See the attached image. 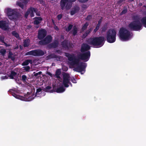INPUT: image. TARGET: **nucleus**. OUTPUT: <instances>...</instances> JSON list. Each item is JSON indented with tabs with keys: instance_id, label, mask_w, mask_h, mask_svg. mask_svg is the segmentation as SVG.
I'll use <instances>...</instances> for the list:
<instances>
[{
	"instance_id": "7c9ffc66",
	"label": "nucleus",
	"mask_w": 146,
	"mask_h": 146,
	"mask_svg": "<svg viewBox=\"0 0 146 146\" xmlns=\"http://www.w3.org/2000/svg\"><path fill=\"white\" fill-rule=\"evenodd\" d=\"M23 68L24 69V70L27 72H29L30 69V67L29 66L24 67Z\"/></svg>"
},
{
	"instance_id": "8fccbe9b",
	"label": "nucleus",
	"mask_w": 146,
	"mask_h": 146,
	"mask_svg": "<svg viewBox=\"0 0 146 146\" xmlns=\"http://www.w3.org/2000/svg\"><path fill=\"white\" fill-rule=\"evenodd\" d=\"M57 52L59 53H60V51L59 50L57 51Z\"/></svg>"
},
{
	"instance_id": "3c124183",
	"label": "nucleus",
	"mask_w": 146,
	"mask_h": 146,
	"mask_svg": "<svg viewBox=\"0 0 146 146\" xmlns=\"http://www.w3.org/2000/svg\"><path fill=\"white\" fill-rule=\"evenodd\" d=\"M125 0H120V2H122V1H125Z\"/></svg>"
},
{
	"instance_id": "423d86ee",
	"label": "nucleus",
	"mask_w": 146,
	"mask_h": 146,
	"mask_svg": "<svg viewBox=\"0 0 146 146\" xmlns=\"http://www.w3.org/2000/svg\"><path fill=\"white\" fill-rule=\"evenodd\" d=\"M116 32L114 29H110L108 30L106 34V38L107 41L110 43L115 42L116 40Z\"/></svg>"
},
{
	"instance_id": "7ed1b4c3",
	"label": "nucleus",
	"mask_w": 146,
	"mask_h": 146,
	"mask_svg": "<svg viewBox=\"0 0 146 146\" xmlns=\"http://www.w3.org/2000/svg\"><path fill=\"white\" fill-rule=\"evenodd\" d=\"M104 40V37L100 36L90 38L88 40L87 42L89 44L99 47L103 45Z\"/></svg>"
},
{
	"instance_id": "72a5a7b5",
	"label": "nucleus",
	"mask_w": 146,
	"mask_h": 146,
	"mask_svg": "<svg viewBox=\"0 0 146 146\" xmlns=\"http://www.w3.org/2000/svg\"><path fill=\"white\" fill-rule=\"evenodd\" d=\"M72 27H73L72 25H69V26H68V28L66 29V30L67 31H70L71 29H72Z\"/></svg>"
},
{
	"instance_id": "4be33fe9",
	"label": "nucleus",
	"mask_w": 146,
	"mask_h": 146,
	"mask_svg": "<svg viewBox=\"0 0 146 146\" xmlns=\"http://www.w3.org/2000/svg\"><path fill=\"white\" fill-rule=\"evenodd\" d=\"M16 73L13 71H12L9 77L10 79H13L16 76Z\"/></svg>"
},
{
	"instance_id": "473e14b6",
	"label": "nucleus",
	"mask_w": 146,
	"mask_h": 146,
	"mask_svg": "<svg viewBox=\"0 0 146 146\" xmlns=\"http://www.w3.org/2000/svg\"><path fill=\"white\" fill-rule=\"evenodd\" d=\"M42 73V72H39L37 73H35V72H34L33 74L35 76H38V75H40Z\"/></svg>"
},
{
	"instance_id": "a18cd8bd",
	"label": "nucleus",
	"mask_w": 146,
	"mask_h": 146,
	"mask_svg": "<svg viewBox=\"0 0 146 146\" xmlns=\"http://www.w3.org/2000/svg\"><path fill=\"white\" fill-rule=\"evenodd\" d=\"M42 89L41 88H38L37 89L36 92H39L41 91Z\"/></svg>"
},
{
	"instance_id": "ddd939ff",
	"label": "nucleus",
	"mask_w": 146,
	"mask_h": 146,
	"mask_svg": "<svg viewBox=\"0 0 146 146\" xmlns=\"http://www.w3.org/2000/svg\"><path fill=\"white\" fill-rule=\"evenodd\" d=\"M0 28L5 30L7 29L8 28V25L5 21H0Z\"/></svg>"
},
{
	"instance_id": "6ab92c4d",
	"label": "nucleus",
	"mask_w": 146,
	"mask_h": 146,
	"mask_svg": "<svg viewBox=\"0 0 146 146\" xmlns=\"http://www.w3.org/2000/svg\"><path fill=\"white\" fill-rule=\"evenodd\" d=\"M30 43V40L29 39L24 40L23 41V45L25 47L28 46Z\"/></svg>"
},
{
	"instance_id": "09e8293b",
	"label": "nucleus",
	"mask_w": 146,
	"mask_h": 146,
	"mask_svg": "<svg viewBox=\"0 0 146 146\" xmlns=\"http://www.w3.org/2000/svg\"><path fill=\"white\" fill-rule=\"evenodd\" d=\"M6 77H7L6 76H3V77H2V78L3 79H5V78H6Z\"/></svg>"
},
{
	"instance_id": "c03bdc74",
	"label": "nucleus",
	"mask_w": 146,
	"mask_h": 146,
	"mask_svg": "<svg viewBox=\"0 0 146 146\" xmlns=\"http://www.w3.org/2000/svg\"><path fill=\"white\" fill-rule=\"evenodd\" d=\"M62 17V15L61 14L57 16V18L58 20L60 19Z\"/></svg>"
},
{
	"instance_id": "0eeeda50",
	"label": "nucleus",
	"mask_w": 146,
	"mask_h": 146,
	"mask_svg": "<svg viewBox=\"0 0 146 146\" xmlns=\"http://www.w3.org/2000/svg\"><path fill=\"white\" fill-rule=\"evenodd\" d=\"M62 75L63 77V84L65 87H68L69 86V84L70 83V75L69 74L66 73H63Z\"/></svg>"
},
{
	"instance_id": "4c0bfd02",
	"label": "nucleus",
	"mask_w": 146,
	"mask_h": 146,
	"mask_svg": "<svg viewBox=\"0 0 146 146\" xmlns=\"http://www.w3.org/2000/svg\"><path fill=\"white\" fill-rule=\"evenodd\" d=\"M27 79V77L25 75H23L22 76V80L24 81H25Z\"/></svg>"
},
{
	"instance_id": "c756f323",
	"label": "nucleus",
	"mask_w": 146,
	"mask_h": 146,
	"mask_svg": "<svg viewBox=\"0 0 146 146\" xmlns=\"http://www.w3.org/2000/svg\"><path fill=\"white\" fill-rule=\"evenodd\" d=\"M25 100L26 101H30L33 98L31 97L30 96H26L25 97Z\"/></svg>"
},
{
	"instance_id": "b1692460",
	"label": "nucleus",
	"mask_w": 146,
	"mask_h": 146,
	"mask_svg": "<svg viewBox=\"0 0 146 146\" xmlns=\"http://www.w3.org/2000/svg\"><path fill=\"white\" fill-rule=\"evenodd\" d=\"M16 4L17 5L19 6L22 9H23L24 8V5L23 3L20 1H17V2Z\"/></svg>"
},
{
	"instance_id": "ea45409f",
	"label": "nucleus",
	"mask_w": 146,
	"mask_h": 146,
	"mask_svg": "<svg viewBox=\"0 0 146 146\" xmlns=\"http://www.w3.org/2000/svg\"><path fill=\"white\" fill-rule=\"evenodd\" d=\"M127 12V10L126 9H124L121 13L120 14L122 15L126 13Z\"/></svg>"
},
{
	"instance_id": "39448f33",
	"label": "nucleus",
	"mask_w": 146,
	"mask_h": 146,
	"mask_svg": "<svg viewBox=\"0 0 146 146\" xmlns=\"http://www.w3.org/2000/svg\"><path fill=\"white\" fill-rule=\"evenodd\" d=\"M76 0H61L60 2V6L61 9L64 10L66 9L67 10L70 9L72 6V2H74ZM88 0H78L82 3H85L88 1Z\"/></svg>"
},
{
	"instance_id": "dca6fc26",
	"label": "nucleus",
	"mask_w": 146,
	"mask_h": 146,
	"mask_svg": "<svg viewBox=\"0 0 146 146\" xmlns=\"http://www.w3.org/2000/svg\"><path fill=\"white\" fill-rule=\"evenodd\" d=\"M79 9V8L78 6L74 7L72 10L71 12V15H74V14L78 11Z\"/></svg>"
},
{
	"instance_id": "c85d7f7f",
	"label": "nucleus",
	"mask_w": 146,
	"mask_h": 146,
	"mask_svg": "<svg viewBox=\"0 0 146 146\" xmlns=\"http://www.w3.org/2000/svg\"><path fill=\"white\" fill-rule=\"evenodd\" d=\"M78 29L76 27H74L73 30H72L73 34L74 35H75L78 31Z\"/></svg>"
},
{
	"instance_id": "20e7f679",
	"label": "nucleus",
	"mask_w": 146,
	"mask_h": 146,
	"mask_svg": "<svg viewBox=\"0 0 146 146\" xmlns=\"http://www.w3.org/2000/svg\"><path fill=\"white\" fill-rule=\"evenodd\" d=\"M132 36L131 33L125 28H121L119 31V38L122 41L128 40L132 37Z\"/></svg>"
},
{
	"instance_id": "864d4df0",
	"label": "nucleus",
	"mask_w": 146,
	"mask_h": 146,
	"mask_svg": "<svg viewBox=\"0 0 146 146\" xmlns=\"http://www.w3.org/2000/svg\"><path fill=\"white\" fill-rule=\"evenodd\" d=\"M55 29H58V28L57 27H55Z\"/></svg>"
},
{
	"instance_id": "a211bd4d",
	"label": "nucleus",
	"mask_w": 146,
	"mask_h": 146,
	"mask_svg": "<svg viewBox=\"0 0 146 146\" xmlns=\"http://www.w3.org/2000/svg\"><path fill=\"white\" fill-rule=\"evenodd\" d=\"M61 73V71L60 69H58L56 70L55 73V75L56 77L58 78V80L59 81L60 80V79H61L60 77L59 76Z\"/></svg>"
},
{
	"instance_id": "9b49d317",
	"label": "nucleus",
	"mask_w": 146,
	"mask_h": 146,
	"mask_svg": "<svg viewBox=\"0 0 146 146\" xmlns=\"http://www.w3.org/2000/svg\"><path fill=\"white\" fill-rule=\"evenodd\" d=\"M52 40L50 36H48L43 40L40 41L39 43L40 44L44 45L50 43Z\"/></svg>"
},
{
	"instance_id": "aec40b11",
	"label": "nucleus",
	"mask_w": 146,
	"mask_h": 146,
	"mask_svg": "<svg viewBox=\"0 0 146 146\" xmlns=\"http://www.w3.org/2000/svg\"><path fill=\"white\" fill-rule=\"evenodd\" d=\"M65 90V88L63 86H62L57 88L56 92L58 93H61L64 92Z\"/></svg>"
},
{
	"instance_id": "de8ad7c7",
	"label": "nucleus",
	"mask_w": 146,
	"mask_h": 146,
	"mask_svg": "<svg viewBox=\"0 0 146 146\" xmlns=\"http://www.w3.org/2000/svg\"><path fill=\"white\" fill-rule=\"evenodd\" d=\"M82 7L83 8H86L87 7V6L86 5H83L82 6Z\"/></svg>"
},
{
	"instance_id": "f03ea898",
	"label": "nucleus",
	"mask_w": 146,
	"mask_h": 146,
	"mask_svg": "<svg viewBox=\"0 0 146 146\" xmlns=\"http://www.w3.org/2000/svg\"><path fill=\"white\" fill-rule=\"evenodd\" d=\"M133 21L131 23L128 25L130 29L134 31H138L141 29L142 25L146 27V16L140 18L136 16L133 19Z\"/></svg>"
},
{
	"instance_id": "2f4dec72",
	"label": "nucleus",
	"mask_w": 146,
	"mask_h": 146,
	"mask_svg": "<svg viewBox=\"0 0 146 146\" xmlns=\"http://www.w3.org/2000/svg\"><path fill=\"white\" fill-rule=\"evenodd\" d=\"M88 25V24L87 23H86L82 27V30H85Z\"/></svg>"
},
{
	"instance_id": "a878e982",
	"label": "nucleus",
	"mask_w": 146,
	"mask_h": 146,
	"mask_svg": "<svg viewBox=\"0 0 146 146\" xmlns=\"http://www.w3.org/2000/svg\"><path fill=\"white\" fill-rule=\"evenodd\" d=\"M91 30H92L91 29H89V30L86 31V32L85 34H83V35L82 36V38H85L87 35L89 33Z\"/></svg>"
},
{
	"instance_id": "6e6d98bb",
	"label": "nucleus",
	"mask_w": 146,
	"mask_h": 146,
	"mask_svg": "<svg viewBox=\"0 0 146 146\" xmlns=\"http://www.w3.org/2000/svg\"><path fill=\"white\" fill-rule=\"evenodd\" d=\"M100 22H101L100 21H99V23H100Z\"/></svg>"
},
{
	"instance_id": "f257e3e1",
	"label": "nucleus",
	"mask_w": 146,
	"mask_h": 146,
	"mask_svg": "<svg viewBox=\"0 0 146 146\" xmlns=\"http://www.w3.org/2000/svg\"><path fill=\"white\" fill-rule=\"evenodd\" d=\"M65 56L68 57L69 60V65L74 68L73 70L78 72H81L84 71V63L81 62L80 59L74 58L73 54L65 53Z\"/></svg>"
},
{
	"instance_id": "5fc2aeb1",
	"label": "nucleus",
	"mask_w": 146,
	"mask_h": 146,
	"mask_svg": "<svg viewBox=\"0 0 146 146\" xmlns=\"http://www.w3.org/2000/svg\"><path fill=\"white\" fill-rule=\"evenodd\" d=\"M36 28H38V26H36Z\"/></svg>"
},
{
	"instance_id": "f3484780",
	"label": "nucleus",
	"mask_w": 146,
	"mask_h": 146,
	"mask_svg": "<svg viewBox=\"0 0 146 146\" xmlns=\"http://www.w3.org/2000/svg\"><path fill=\"white\" fill-rule=\"evenodd\" d=\"M35 56H42L44 54V52L42 50H35Z\"/></svg>"
},
{
	"instance_id": "412c9836",
	"label": "nucleus",
	"mask_w": 146,
	"mask_h": 146,
	"mask_svg": "<svg viewBox=\"0 0 146 146\" xmlns=\"http://www.w3.org/2000/svg\"><path fill=\"white\" fill-rule=\"evenodd\" d=\"M32 60L30 59L27 60L23 62L22 64L23 66H26L28 65L29 63H32Z\"/></svg>"
},
{
	"instance_id": "37998d69",
	"label": "nucleus",
	"mask_w": 146,
	"mask_h": 146,
	"mask_svg": "<svg viewBox=\"0 0 146 146\" xmlns=\"http://www.w3.org/2000/svg\"><path fill=\"white\" fill-rule=\"evenodd\" d=\"M99 25H98L96 27V28L94 29V31L95 32H96L99 29Z\"/></svg>"
},
{
	"instance_id": "58836bf2",
	"label": "nucleus",
	"mask_w": 146,
	"mask_h": 146,
	"mask_svg": "<svg viewBox=\"0 0 146 146\" xmlns=\"http://www.w3.org/2000/svg\"><path fill=\"white\" fill-rule=\"evenodd\" d=\"M51 88V87L49 86H47L45 89V90L46 91H48V90H49Z\"/></svg>"
},
{
	"instance_id": "cd10ccee",
	"label": "nucleus",
	"mask_w": 146,
	"mask_h": 146,
	"mask_svg": "<svg viewBox=\"0 0 146 146\" xmlns=\"http://www.w3.org/2000/svg\"><path fill=\"white\" fill-rule=\"evenodd\" d=\"M6 52V50L5 49L2 48L0 50V53L3 55L4 56Z\"/></svg>"
},
{
	"instance_id": "79ce46f5",
	"label": "nucleus",
	"mask_w": 146,
	"mask_h": 146,
	"mask_svg": "<svg viewBox=\"0 0 146 146\" xmlns=\"http://www.w3.org/2000/svg\"><path fill=\"white\" fill-rule=\"evenodd\" d=\"M107 29V28L106 27H103L102 29V32H104Z\"/></svg>"
},
{
	"instance_id": "9d476101",
	"label": "nucleus",
	"mask_w": 146,
	"mask_h": 146,
	"mask_svg": "<svg viewBox=\"0 0 146 146\" xmlns=\"http://www.w3.org/2000/svg\"><path fill=\"white\" fill-rule=\"evenodd\" d=\"M90 56V52L88 51L85 53L80 54L78 56L80 59L86 62L89 60Z\"/></svg>"
},
{
	"instance_id": "1a4fd4ad",
	"label": "nucleus",
	"mask_w": 146,
	"mask_h": 146,
	"mask_svg": "<svg viewBox=\"0 0 146 146\" xmlns=\"http://www.w3.org/2000/svg\"><path fill=\"white\" fill-rule=\"evenodd\" d=\"M34 13H35L38 16L40 15V13L39 12L38 13L37 9H36L31 7L28 10L25 15V16L26 18H27L28 15H30L31 17H34Z\"/></svg>"
},
{
	"instance_id": "c9c22d12",
	"label": "nucleus",
	"mask_w": 146,
	"mask_h": 146,
	"mask_svg": "<svg viewBox=\"0 0 146 146\" xmlns=\"http://www.w3.org/2000/svg\"><path fill=\"white\" fill-rule=\"evenodd\" d=\"M62 70L64 71H67L68 70V68L67 67L65 66H63L62 68Z\"/></svg>"
},
{
	"instance_id": "393cba45",
	"label": "nucleus",
	"mask_w": 146,
	"mask_h": 146,
	"mask_svg": "<svg viewBox=\"0 0 146 146\" xmlns=\"http://www.w3.org/2000/svg\"><path fill=\"white\" fill-rule=\"evenodd\" d=\"M13 53L11 52H9L8 57L11 59L12 60H14L15 59V58L13 56Z\"/></svg>"
},
{
	"instance_id": "2eb2a0df",
	"label": "nucleus",
	"mask_w": 146,
	"mask_h": 146,
	"mask_svg": "<svg viewBox=\"0 0 146 146\" xmlns=\"http://www.w3.org/2000/svg\"><path fill=\"white\" fill-rule=\"evenodd\" d=\"M35 20L34 22L35 25H38L40 23L42 20V18L40 17H36L35 18Z\"/></svg>"
},
{
	"instance_id": "6e6552de",
	"label": "nucleus",
	"mask_w": 146,
	"mask_h": 146,
	"mask_svg": "<svg viewBox=\"0 0 146 146\" xmlns=\"http://www.w3.org/2000/svg\"><path fill=\"white\" fill-rule=\"evenodd\" d=\"M6 12L9 18L12 20L18 19L17 15L15 13V11L12 9L7 8L6 9Z\"/></svg>"
},
{
	"instance_id": "bb28decb",
	"label": "nucleus",
	"mask_w": 146,
	"mask_h": 146,
	"mask_svg": "<svg viewBox=\"0 0 146 146\" xmlns=\"http://www.w3.org/2000/svg\"><path fill=\"white\" fill-rule=\"evenodd\" d=\"M12 34L16 38H19V35L17 32L15 31H13L12 33Z\"/></svg>"
},
{
	"instance_id": "f704fd0d",
	"label": "nucleus",
	"mask_w": 146,
	"mask_h": 146,
	"mask_svg": "<svg viewBox=\"0 0 146 146\" xmlns=\"http://www.w3.org/2000/svg\"><path fill=\"white\" fill-rule=\"evenodd\" d=\"M62 44L64 47H66L67 46V41H64L62 42Z\"/></svg>"
},
{
	"instance_id": "5701e85b",
	"label": "nucleus",
	"mask_w": 146,
	"mask_h": 146,
	"mask_svg": "<svg viewBox=\"0 0 146 146\" xmlns=\"http://www.w3.org/2000/svg\"><path fill=\"white\" fill-rule=\"evenodd\" d=\"M32 55L34 56H36L35 54V50H32L29 52H27L26 54V55Z\"/></svg>"
},
{
	"instance_id": "4d7b16f0",
	"label": "nucleus",
	"mask_w": 146,
	"mask_h": 146,
	"mask_svg": "<svg viewBox=\"0 0 146 146\" xmlns=\"http://www.w3.org/2000/svg\"><path fill=\"white\" fill-rule=\"evenodd\" d=\"M145 14L146 15V12H145Z\"/></svg>"
},
{
	"instance_id": "4468645a",
	"label": "nucleus",
	"mask_w": 146,
	"mask_h": 146,
	"mask_svg": "<svg viewBox=\"0 0 146 146\" xmlns=\"http://www.w3.org/2000/svg\"><path fill=\"white\" fill-rule=\"evenodd\" d=\"M90 48V46L86 44H84L82 46L81 48V51L83 52L87 50Z\"/></svg>"
},
{
	"instance_id": "e433bc0d",
	"label": "nucleus",
	"mask_w": 146,
	"mask_h": 146,
	"mask_svg": "<svg viewBox=\"0 0 146 146\" xmlns=\"http://www.w3.org/2000/svg\"><path fill=\"white\" fill-rule=\"evenodd\" d=\"M57 46V43L56 42H54L53 44H52V47L55 48Z\"/></svg>"
},
{
	"instance_id": "a19ab883",
	"label": "nucleus",
	"mask_w": 146,
	"mask_h": 146,
	"mask_svg": "<svg viewBox=\"0 0 146 146\" xmlns=\"http://www.w3.org/2000/svg\"><path fill=\"white\" fill-rule=\"evenodd\" d=\"M92 18V16L90 15H88L87 17L86 18V20H89L90 19Z\"/></svg>"
},
{
	"instance_id": "f8f14e48",
	"label": "nucleus",
	"mask_w": 146,
	"mask_h": 146,
	"mask_svg": "<svg viewBox=\"0 0 146 146\" xmlns=\"http://www.w3.org/2000/svg\"><path fill=\"white\" fill-rule=\"evenodd\" d=\"M46 35V31L44 29H41L38 31V38L39 40H41Z\"/></svg>"
},
{
	"instance_id": "49530a36",
	"label": "nucleus",
	"mask_w": 146,
	"mask_h": 146,
	"mask_svg": "<svg viewBox=\"0 0 146 146\" xmlns=\"http://www.w3.org/2000/svg\"><path fill=\"white\" fill-rule=\"evenodd\" d=\"M47 74L51 77L52 76V74L50 72H47Z\"/></svg>"
},
{
	"instance_id": "603ef678",
	"label": "nucleus",
	"mask_w": 146,
	"mask_h": 146,
	"mask_svg": "<svg viewBox=\"0 0 146 146\" xmlns=\"http://www.w3.org/2000/svg\"><path fill=\"white\" fill-rule=\"evenodd\" d=\"M52 22L54 24V21L53 20V19H52Z\"/></svg>"
}]
</instances>
